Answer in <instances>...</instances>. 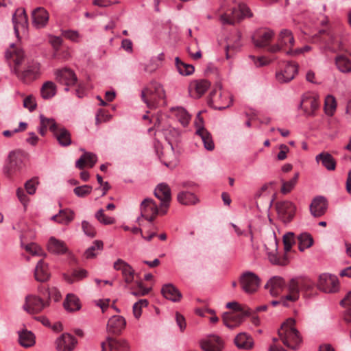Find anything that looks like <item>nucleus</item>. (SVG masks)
<instances>
[{"mask_svg": "<svg viewBox=\"0 0 351 351\" xmlns=\"http://www.w3.org/2000/svg\"><path fill=\"white\" fill-rule=\"evenodd\" d=\"M5 52V58L13 61L12 71L25 83L36 80L40 74V64L34 60H28L22 50L15 49L14 45Z\"/></svg>", "mask_w": 351, "mask_h": 351, "instance_id": "f257e3e1", "label": "nucleus"}, {"mask_svg": "<svg viewBox=\"0 0 351 351\" xmlns=\"http://www.w3.org/2000/svg\"><path fill=\"white\" fill-rule=\"evenodd\" d=\"M220 11L219 20L223 25H233L243 18L252 16L250 9L237 0H223Z\"/></svg>", "mask_w": 351, "mask_h": 351, "instance_id": "f03ea898", "label": "nucleus"}, {"mask_svg": "<svg viewBox=\"0 0 351 351\" xmlns=\"http://www.w3.org/2000/svg\"><path fill=\"white\" fill-rule=\"evenodd\" d=\"M141 97L147 108L154 109L158 107L160 101L165 99L166 93L161 84L152 82L142 90Z\"/></svg>", "mask_w": 351, "mask_h": 351, "instance_id": "7ed1b4c3", "label": "nucleus"}, {"mask_svg": "<svg viewBox=\"0 0 351 351\" xmlns=\"http://www.w3.org/2000/svg\"><path fill=\"white\" fill-rule=\"evenodd\" d=\"M278 335L284 345L293 350L298 348L302 343V337L295 328V320L293 319H288L282 325Z\"/></svg>", "mask_w": 351, "mask_h": 351, "instance_id": "20e7f679", "label": "nucleus"}, {"mask_svg": "<svg viewBox=\"0 0 351 351\" xmlns=\"http://www.w3.org/2000/svg\"><path fill=\"white\" fill-rule=\"evenodd\" d=\"M313 287L311 279L305 276H298L291 278L287 284L286 299L291 302H296L300 298V290H310Z\"/></svg>", "mask_w": 351, "mask_h": 351, "instance_id": "39448f33", "label": "nucleus"}, {"mask_svg": "<svg viewBox=\"0 0 351 351\" xmlns=\"http://www.w3.org/2000/svg\"><path fill=\"white\" fill-rule=\"evenodd\" d=\"M294 43L295 39L292 32L287 29H283L278 34L277 43L269 46L267 51L271 53H278L283 48L292 49Z\"/></svg>", "mask_w": 351, "mask_h": 351, "instance_id": "423d86ee", "label": "nucleus"}, {"mask_svg": "<svg viewBox=\"0 0 351 351\" xmlns=\"http://www.w3.org/2000/svg\"><path fill=\"white\" fill-rule=\"evenodd\" d=\"M208 104L215 109L223 110L231 104L228 93H223L220 87L215 88L209 95Z\"/></svg>", "mask_w": 351, "mask_h": 351, "instance_id": "0eeeda50", "label": "nucleus"}, {"mask_svg": "<svg viewBox=\"0 0 351 351\" xmlns=\"http://www.w3.org/2000/svg\"><path fill=\"white\" fill-rule=\"evenodd\" d=\"M49 306L48 302L34 294H28L25 298L23 309L29 314H37Z\"/></svg>", "mask_w": 351, "mask_h": 351, "instance_id": "6e6552de", "label": "nucleus"}, {"mask_svg": "<svg viewBox=\"0 0 351 351\" xmlns=\"http://www.w3.org/2000/svg\"><path fill=\"white\" fill-rule=\"evenodd\" d=\"M242 290L249 294L256 292L261 283L259 277L252 271L243 272L239 278Z\"/></svg>", "mask_w": 351, "mask_h": 351, "instance_id": "1a4fd4ad", "label": "nucleus"}, {"mask_svg": "<svg viewBox=\"0 0 351 351\" xmlns=\"http://www.w3.org/2000/svg\"><path fill=\"white\" fill-rule=\"evenodd\" d=\"M317 287L325 293H335L339 289V280L335 275L322 274L319 276Z\"/></svg>", "mask_w": 351, "mask_h": 351, "instance_id": "9d476101", "label": "nucleus"}, {"mask_svg": "<svg viewBox=\"0 0 351 351\" xmlns=\"http://www.w3.org/2000/svg\"><path fill=\"white\" fill-rule=\"evenodd\" d=\"M154 195L161 201L160 215H165L167 213V209L171 199L169 186L165 183L158 184L154 190Z\"/></svg>", "mask_w": 351, "mask_h": 351, "instance_id": "9b49d317", "label": "nucleus"}, {"mask_svg": "<svg viewBox=\"0 0 351 351\" xmlns=\"http://www.w3.org/2000/svg\"><path fill=\"white\" fill-rule=\"evenodd\" d=\"M319 106V97L314 93H306L303 95L300 107L308 116H313Z\"/></svg>", "mask_w": 351, "mask_h": 351, "instance_id": "f8f14e48", "label": "nucleus"}, {"mask_svg": "<svg viewBox=\"0 0 351 351\" xmlns=\"http://www.w3.org/2000/svg\"><path fill=\"white\" fill-rule=\"evenodd\" d=\"M141 217L152 222L158 214H160V208H158L154 199L145 198L140 205Z\"/></svg>", "mask_w": 351, "mask_h": 351, "instance_id": "ddd939ff", "label": "nucleus"}, {"mask_svg": "<svg viewBox=\"0 0 351 351\" xmlns=\"http://www.w3.org/2000/svg\"><path fill=\"white\" fill-rule=\"evenodd\" d=\"M24 155L21 152H11L8 156V164L4 167V172L10 176L20 171L23 167Z\"/></svg>", "mask_w": 351, "mask_h": 351, "instance_id": "4468645a", "label": "nucleus"}, {"mask_svg": "<svg viewBox=\"0 0 351 351\" xmlns=\"http://www.w3.org/2000/svg\"><path fill=\"white\" fill-rule=\"evenodd\" d=\"M278 217L285 223L290 222L295 213V206L290 201H282L276 204Z\"/></svg>", "mask_w": 351, "mask_h": 351, "instance_id": "2eb2a0df", "label": "nucleus"}, {"mask_svg": "<svg viewBox=\"0 0 351 351\" xmlns=\"http://www.w3.org/2000/svg\"><path fill=\"white\" fill-rule=\"evenodd\" d=\"M298 65L294 62H288L285 67L276 73V78L279 83H287L291 81L298 73Z\"/></svg>", "mask_w": 351, "mask_h": 351, "instance_id": "dca6fc26", "label": "nucleus"}, {"mask_svg": "<svg viewBox=\"0 0 351 351\" xmlns=\"http://www.w3.org/2000/svg\"><path fill=\"white\" fill-rule=\"evenodd\" d=\"M113 267L117 271H121L125 282L128 285L134 281L136 276L134 269L128 263L119 258L114 263Z\"/></svg>", "mask_w": 351, "mask_h": 351, "instance_id": "f3484780", "label": "nucleus"}, {"mask_svg": "<svg viewBox=\"0 0 351 351\" xmlns=\"http://www.w3.org/2000/svg\"><path fill=\"white\" fill-rule=\"evenodd\" d=\"M210 83L204 79L192 80L189 85V92L191 97L200 98L209 88Z\"/></svg>", "mask_w": 351, "mask_h": 351, "instance_id": "a211bd4d", "label": "nucleus"}, {"mask_svg": "<svg viewBox=\"0 0 351 351\" xmlns=\"http://www.w3.org/2000/svg\"><path fill=\"white\" fill-rule=\"evenodd\" d=\"M108 346L110 351H130V346L127 340L107 337L105 342L101 343V351H105Z\"/></svg>", "mask_w": 351, "mask_h": 351, "instance_id": "6ab92c4d", "label": "nucleus"}, {"mask_svg": "<svg viewBox=\"0 0 351 351\" xmlns=\"http://www.w3.org/2000/svg\"><path fill=\"white\" fill-rule=\"evenodd\" d=\"M56 79L61 84L69 86H73L77 82V77L70 69L64 68L58 69L55 72Z\"/></svg>", "mask_w": 351, "mask_h": 351, "instance_id": "aec40b11", "label": "nucleus"}, {"mask_svg": "<svg viewBox=\"0 0 351 351\" xmlns=\"http://www.w3.org/2000/svg\"><path fill=\"white\" fill-rule=\"evenodd\" d=\"M247 314L243 311L234 313H225L223 315L224 325L233 329L239 326L243 321Z\"/></svg>", "mask_w": 351, "mask_h": 351, "instance_id": "412c9836", "label": "nucleus"}, {"mask_svg": "<svg viewBox=\"0 0 351 351\" xmlns=\"http://www.w3.org/2000/svg\"><path fill=\"white\" fill-rule=\"evenodd\" d=\"M32 16L33 25L38 29L45 27L49 19L48 12L42 7H38L34 10Z\"/></svg>", "mask_w": 351, "mask_h": 351, "instance_id": "4be33fe9", "label": "nucleus"}, {"mask_svg": "<svg viewBox=\"0 0 351 351\" xmlns=\"http://www.w3.org/2000/svg\"><path fill=\"white\" fill-rule=\"evenodd\" d=\"M201 347L204 351H221L223 341L219 336L212 335L202 341Z\"/></svg>", "mask_w": 351, "mask_h": 351, "instance_id": "5701e85b", "label": "nucleus"}, {"mask_svg": "<svg viewBox=\"0 0 351 351\" xmlns=\"http://www.w3.org/2000/svg\"><path fill=\"white\" fill-rule=\"evenodd\" d=\"M77 340L70 334H62L56 339V348L58 351H71L75 348Z\"/></svg>", "mask_w": 351, "mask_h": 351, "instance_id": "b1692460", "label": "nucleus"}, {"mask_svg": "<svg viewBox=\"0 0 351 351\" xmlns=\"http://www.w3.org/2000/svg\"><path fill=\"white\" fill-rule=\"evenodd\" d=\"M274 36V31L271 29H263L256 32L252 37L253 43L257 47H265Z\"/></svg>", "mask_w": 351, "mask_h": 351, "instance_id": "393cba45", "label": "nucleus"}, {"mask_svg": "<svg viewBox=\"0 0 351 351\" xmlns=\"http://www.w3.org/2000/svg\"><path fill=\"white\" fill-rule=\"evenodd\" d=\"M285 285V281L282 277L274 276L268 280L265 288L269 290L271 295L276 296L283 290Z\"/></svg>", "mask_w": 351, "mask_h": 351, "instance_id": "a878e982", "label": "nucleus"}, {"mask_svg": "<svg viewBox=\"0 0 351 351\" xmlns=\"http://www.w3.org/2000/svg\"><path fill=\"white\" fill-rule=\"evenodd\" d=\"M125 325L126 321L123 317L114 315L108 322L107 330L110 333L119 334L125 328Z\"/></svg>", "mask_w": 351, "mask_h": 351, "instance_id": "bb28decb", "label": "nucleus"}, {"mask_svg": "<svg viewBox=\"0 0 351 351\" xmlns=\"http://www.w3.org/2000/svg\"><path fill=\"white\" fill-rule=\"evenodd\" d=\"M327 208L326 199L321 196L314 198L310 205L311 213L314 217L322 216L326 213Z\"/></svg>", "mask_w": 351, "mask_h": 351, "instance_id": "cd10ccee", "label": "nucleus"}, {"mask_svg": "<svg viewBox=\"0 0 351 351\" xmlns=\"http://www.w3.org/2000/svg\"><path fill=\"white\" fill-rule=\"evenodd\" d=\"M14 29L16 36H19L20 27L25 28L27 25V16L23 8H18L12 16Z\"/></svg>", "mask_w": 351, "mask_h": 351, "instance_id": "c85d7f7f", "label": "nucleus"}, {"mask_svg": "<svg viewBox=\"0 0 351 351\" xmlns=\"http://www.w3.org/2000/svg\"><path fill=\"white\" fill-rule=\"evenodd\" d=\"M35 279L39 282H45L50 278V271L48 265L43 260H40L34 271Z\"/></svg>", "mask_w": 351, "mask_h": 351, "instance_id": "c756f323", "label": "nucleus"}, {"mask_svg": "<svg viewBox=\"0 0 351 351\" xmlns=\"http://www.w3.org/2000/svg\"><path fill=\"white\" fill-rule=\"evenodd\" d=\"M47 249L49 252L55 254H63L68 250V248L64 241L57 239L53 237L49 239L47 243Z\"/></svg>", "mask_w": 351, "mask_h": 351, "instance_id": "7c9ffc66", "label": "nucleus"}, {"mask_svg": "<svg viewBox=\"0 0 351 351\" xmlns=\"http://www.w3.org/2000/svg\"><path fill=\"white\" fill-rule=\"evenodd\" d=\"M317 162H321L328 171H334L336 168V160L328 152H323L315 157Z\"/></svg>", "mask_w": 351, "mask_h": 351, "instance_id": "2f4dec72", "label": "nucleus"}, {"mask_svg": "<svg viewBox=\"0 0 351 351\" xmlns=\"http://www.w3.org/2000/svg\"><path fill=\"white\" fill-rule=\"evenodd\" d=\"M161 291L165 298L174 302L180 301L182 298L180 291L172 284L165 285Z\"/></svg>", "mask_w": 351, "mask_h": 351, "instance_id": "473e14b6", "label": "nucleus"}, {"mask_svg": "<svg viewBox=\"0 0 351 351\" xmlns=\"http://www.w3.org/2000/svg\"><path fill=\"white\" fill-rule=\"evenodd\" d=\"M75 217V213L70 209L60 210L58 214L51 217V220L58 223L68 225Z\"/></svg>", "mask_w": 351, "mask_h": 351, "instance_id": "72a5a7b5", "label": "nucleus"}, {"mask_svg": "<svg viewBox=\"0 0 351 351\" xmlns=\"http://www.w3.org/2000/svg\"><path fill=\"white\" fill-rule=\"evenodd\" d=\"M235 345L240 349L249 350L254 346L252 337L245 332H241L234 339Z\"/></svg>", "mask_w": 351, "mask_h": 351, "instance_id": "f704fd0d", "label": "nucleus"}, {"mask_svg": "<svg viewBox=\"0 0 351 351\" xmlns=\"http://www.w3.org/2000/svg\"><path fill=\"white\" fill-rule=\"evenodd\" d=\"M63 305L64 308L69 312L79 311L82 307L79 298L73 293L66 295Z\"/></svg>", "mask_w": 351, "mask_h": 351, "instance_id": "c9c22d12", "label": "nucleus"}, {"mask_svg": "<svg viewBox=\"0 0 351 351\" xmlns=\"http://www.w3.org/2000/svg\"><path fill=\"white\" fill-rule=\"evenodd\" d=\"M97 157L95 154L90 152H84V154L76 161L75 167L80 169H83L85 165L92 168L97 162Z\"/></svg>", "mask_w": 351, "mask_h": 351, "instance_id": "e433bc0d", "label": "nucleus"}, {"mask_svg": "<svg viewBox=\"0 0 351 351\" xmlns=\"http://www.w3.org/2000/svg\"><path fill=\"white\" fill-rule=\"evenodd\" d=\"M53 134L61 146L66 147L71 144V134L66 128H58Z\"/></svg>", "mask_w": 351, "mask_h": 351, "instance_id": "4c0bfd02", "label": "nucleus"}, {"mask_svg": "<svg viewBox=\"0 0 351 351\" xmlns=\"http://www.w3.org/2000/svg\"><path fill=\"white\" fill-rule=\"evenodd\" d=\"M195 134L202 139L206 149L213 151L215 149V143L212 136L207 130L205 128L196 130Z\"/></svg>", "mask_w": 351, "mask_h": 351, "instance_id": "58836bf2", "label": "nucleus"}, {"mask_svg": "<svg viewBox=\"0 0 351 351\" xmlns=\"http://www.w3.org/2000/svg\"><path fill=\"white\" fill-rule=\"evenodd\" d=\"M19 338L20 344L25 348L32 347L36 342L34 333L26 329L19 332Z\"/></svg>", "mask_w": 351, "mask_h": 351, "instance_id": "ea45409f", "label": "nucleus"}, {"mask_svg": "<svg viewBox=\"0 0 351 351\" xmlns=\"http://www.w3.org/2000/svg\"><path fill=\"white\" fill-rule=\"evenodd\" d=\"M335 64L341 73H348L351 72V60L344 55H339L335 58Z\"/></svg>", "mask_w": 351, "mask_h": 351, "instance_id": "a19ab883", "label": "nucleus"}, {"mask_svg": "<svg viewBox=\"0 0 351 351\" xmlns=\"http://www.w3.org/2000/svg\"><path fill=\"white\" fill-rule=\"evenodd\" d=\"M56 86L51 81L45 82L40 88V95L45 99L52 98L56 94Z\"/></svg>", "mask_w": 351, "mask_h": 351, "instance_id": "79ce46f5", "label": "nucleus"}, {"mask_svg": "<svg viewBox=\"0 0 351 351\" xmlns=\"http://www.w3.org/2000/svg\"><path fill=\"white\" fill-rule=\"evenodd\" d=\"M298 249L300 252H304L309 248L313 244V239L309 233L303 232L298 235Z\"/></svg>", "mask_w": 351, "mask_h": 351, "instance_id": "37998d69", "label": "nucleus"}, {"mask_svg": "<svg viewBox=\"0 0 351 351\" xmlns=\"http://www.w3.org/2000/svg\"><path fill=\"white\" fill-rule=\"evenodd\" d=\"M274 252H268V258L269 261L274 264L277 265H286L289 263L288 258L286 254H285L282 257L278 256L276 251L277 250V243L276 241L274 243Z\"/></svg>", "mask_w": 351, "mask_h": 351, "instance_id": "c03bdc74", "label": "nucleus"}, {"mask_svg": "<svg viewBox=\"0 0 351 351\" xmlns=\"http://www.w3.org/2000/svg\"><path fill=\"white\" fill-rule=\"evenodd\" d=\"M172 111L183 126H186L188 125L191 119V116L184 108H172Z\"/></svg>", "mask_w": 351, "mask_h": 351, "instance_id": "a18cd8bd", "label": "nucleus"}, {"mask_svg": "<svg viewBox=\"0 0 351 351\" xmlns=\"http://www.w3.org/2000/svg\"><path fill=\"white\" fill-rule=\"evenodd\" d=\"M178 202L184 205L195 204L198 202V199L195 194L190 192H180L178 195Z\"/></svg>", "mask_w": 351, "mask_h": 351, "instance_id": "49530a36", "label": "nucleus"}, {"mask_svg": "<svg viewBox=\"0 0 351 351\" xmlns=\"http://www.w3.org/2000/svg\"><path fill=\"white\" fill-rule=\"evenodd\" d=\"M337 109V101L332 95H328L325 98V102H324V111L325 113L329 116L332 117Z\"/></svg>", "mask_w": 351, "mask_h": 351, "instance_id": "de8ad7c7", "label": "nucleus"}, {"mask_svg": "<svg viewBox=\"0 0 351 351\" xmlns=\"http://www.w3.org/2000/svg\"><path fill=\"white\" fill-rule=\"evenodd\" d=\"M104 244L101 241L96 240L93 245L89 247L84 253L86 258H93L97 254L98 251L103 250Z\"/></svg>", "mask_w": 351, "mask_h": 351, "instance_id": "09e8293b", "label": "nucleus"}, {"mask_svg": "<svg viewBox=\"0 0 351 351\" xmlns=\"http://www.w3.org/2000/svg\"><path fill=\"white\" fill-rule=\"evenodd\" d=\"M299 178V173H295L294 176L289 181L282 180L281 193L287 194L295 186Z\"/></svg>", "mask_w": 351, "mask_h": 351, "instance_id": "8fccbe9b", "label": "nucleus"}, {"mask_svg": "<svg viewBox=\"0 0 351 351\" xmlns=\"http://www.w3.org/2000/svg\"><path fill=\"white\" fill-rule=\"evenodd\" d=\"M176 65L179 73L182 75H189L194 72L193 66L182 62L178 57L176 58Z\"/></svg>", "mask_w": 351, "mask_h": 351, "instance_id": "3c124183", "label": "nucleus"}, {"mask_svg": "<svg viewBox=\"0 0 351 351\" xmlns=\"http://www.w3.org/2000/svg\"><path fill=\"white\" fill-rule=\"evenodd\" d=\"M295 237L293 232H287L283 236V244L285 253L291 250L292 246L295 244Z\"/></svg>", "mask_w": 351, "mask_h": 351, "instance_id": "603ef678", "label": "nucleus"}, {"mask_svg": "<svg viewBox=\"0 0 351 351\" xmlns=\"http://www.w3.org/2000/svg\"><path fill=\"white\" fill-rule=\"evenodd\" d=\"M95 217L100 223L105 225L113 224L115 223V219L106 215L103 209L99 210L95 213Z\"/></svg>", "mask_w": 351, "mask_h": 351, "instance_id": "864d4df0", "label": "nucleus"}, {"mask_svg": "<svg viewBox=\"0 0 351 351\" xmlns=\"http://www.w3.org/2000/svg\"><path fill=\"white\" fill-rule=\"evenodd\" d=\"M38 184L39 181L38 178H33L27 180L25 183V189L26 192L29 195H34L36 191L37 186Z\"/></svg>", "mask_w": 351, "mask_h": 351, "instance_id": "5fc2aeb1", "label": "nucleus"}, {"mask_svg": "<svg viewBox=\"0 0 351 351\" xmlns=\"http://www.w3.org/2000/svg\"><path fill=\"white\" fill-rule=\"evenodd\" d=\"M40 121L42 125H44V127L49 128V130L53 133L57 128V124L56 121L53 119L46 118L44 115H40Z\"/></svg>", "mask_w": 351, "mask_h": 351, "instance_id": "6e6d98bb", "label": "nucleus"}, {"mask_svg": "<svg viewBox=\"0 0 351 351\" xmlns=\"http://www.w3.org/2000/svg\"><path fill=\"white\" fill-rule=\"evenodd\" d=\"M92 186L90 185H83L77 186L73 189L74 193L79 197H84L92 191Z\"/></svg>", "mask_w": 351, "mask_h": 351, "instance_id": "4d7b16f0", "label": "nucleus"}, {"mask_svg": "<svg viewBox=\"0 0 351 351\" xmlns=\"http://www.w3.org/2000/svg\"><path fill=\"white\" fill-rule=\"evenodd\" d=\"M82 228L84 233L89 237H94L96 234V232L95 230V228L88 221H83L82 222Z\"/></svg>", "mask_w": 351, "mask_h": 351, "instance_id": "13d9d810", "label": "nucleus"}, {"mask_svg": "<svg viewBox=\"0 0 351 351\" xmlns=\"http://www.w3.org/2000/svg\"><path fill=\"white\" fill-rule=\"evenodd\" d=\"M16 196H17L19 200L20 201V202L23 205L25 209H26V208L29 204V199L27 197V195H26V193H25V191L23 190V189L19 187L16 189Z\"/></svg>", "mask_w": 351, "mask_h": 351, "instance_id": "bf43d9fd", "label": "nucleus"}, {"mask_svg": "<svg viewBox=\"0 0 351 351\" xmlns=\"http://www.w3.org/2000/svg\"><path fill=\"white\" fill-rule=\"evenodd\" d=\"M311 50V47L310 46L305 45L304 47L301 48H298L295 49H289L287 51L286 54L291 56H297L306 52H308Z\"/></svg>", "mask_w": 351, "mask_h": 351, "instance_id": "052dcab7", "label": "nucleus"}, {"mask_svg": "<svg viewBox=\"0 0 351 351\" xmlns=\"http://www.w3.org/2000/svg\"><path fill=\"white\" fill-rule=\"evenodd\" d=\"M23 106L30 112L34 111L36 108V102L34 97L32 95L26 97L23 100Z\"/></svg>", "mask_w": 351, "mask_h": 351, "instance_id": "680f3d73", "label": "nucleus"}, {"mask_svg": "<svg viewBox=\"0 0 351 351\" xmlns=\"http://www.w3.org/2000/svg\"><path fill=\"white\" fill-rule=\"evenodd\" d=\"M49 43L51 44L53 49L57 51L62 44V39L59 36L49 35Z\"/></svg>", "mask_w": 351, "mask_h": 351, "instance_id": "e2e57ef3", "label": "nucleus"}, {"mask_svg": "<svg viewBox=\"0 0 351 351\" xmlns=\"http://www.w3.org/2000/svg\"><path fill=\"white\" fill-rule=\"evenodd\" d=\"M25 250L31 253L32 255L34 256H42L43 252L42 250L40 248L39 246H38L35 243H30L29 245H27L25 246Z\"/></svg>", "mask_w": 351, "mask_h": 351, "instance_id": "0e129e2a", "label": "nucleus"}, {"mask_svg": "<svg viewBox=\"0 0 351 351\" xmlns=\"http://www.w3.org/2000/svg\"><path fill=\"white\" fill-rule=\"evenodd\" d=\"M62 36L72 41L77 42L79 40L80 34L77 31L65 30L62 32Z\"/></svg>", "mask_w": 351, "mask_h": 351, "instance_id": "69168bd1", "label": "nucleus"}, {"mask_svg": "<svg viewBox=\"0 0 351 351\" xmlns=\"http://www.w3.org/2000/svg\"><path fill=\"white\" fill-rule=\"evenodd\" d=\"M137 287L138 289L135 291H132V294L134 295H145L150 291V288H145L143 286V284L141 282H136Z\"/></svg>", "mask_w": 351, "mask_h": 351, "instance_id": "338daca9", "label": "nucleus"}, {"mask_svg": "<svg viewBox=\"0 0 351 351\" xmlns=\"http://www.w3.org/2000/svg\"><path fill=\"white\" fill-rule=\"evenodd\" d=\"M279 149H280V152H278V154L277 155V158L279 160H283L287 158V154L289 152V149L285 144H281L279 146Z\"/></svg>", "mask_w": 351, "mask_h": 351, "instance_id": "774afa93", "label": "nucleus"}]
</instances>
